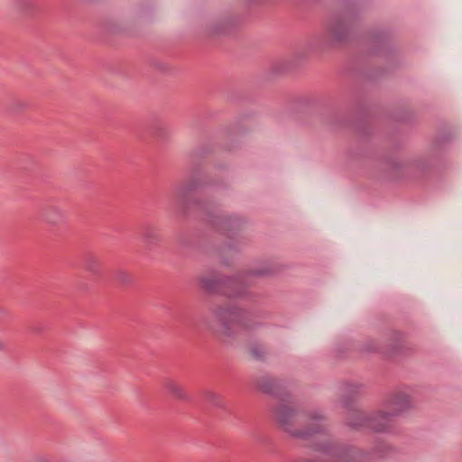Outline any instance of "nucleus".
<instances>
[{
    "label": "nucleus",
    "mask_w": 462,
    "mask_h": 462,
    "mask_svg": "<svg viewBox=\"0 0 462 462\" xmlns=\"http://www.w3.org/2000/svg\"><path fill=\"white\" fill-rule=\"evenodd\" d=\"M265 271L250 269L231 276L212 270L201 273L199 277V283L206 288L225 287V286H250L251 278L265 274Z\"/></svg>",
    "instance_id": "obj_1"
},
{
    "label": "nucleus",
    "mask_w": 462,
    "mask_h": 462,
    "mask_svg": "<svg viewBox=\"0 0 462 462\" xmlns=\"http://www.w3.org/2000/svg\"><path fill=\"white\" fill-rule=\"evenodd\" d=\"M214 312L219 322L216 331L222 337H229L247 328L245 313L241 310L217 307Z\"/></svg>",
    "instance_id": "obj_2"
},
{
    "label": "nucleus",
    "mask_w": 462,
    "mask_h": 462,
    "mask_svg": "<svg viewBox=\"0 0 462 462\" xmlns=\"http://www.w3.org/2000/svg\"><path fill=\"white\" fill-rule=\"evenodd\" d=\"M358 416L361 422L353 424V427H367L378 432L387 431L393 422V415L384 412H380L372 418H366L359 414Z\"/></svg>",
    "instance_id": "obj_3"
},
{
    "label": "nucleus",
    "mask_w": 462,
    "mask_h": 462,
    "mask_svg": "<svg viewBox=\"0 0 462 462\" xmlns=\"http://www.w3.org/2000/svg\"><path fill=\"white\" fill-rule=\"evenodd\" d=\"M351 24L346 18L337 20L330 27L329 33L333 40L342 41L350 32Z\"/></svg>",
    "instance_id": "obj_4"
},
{
    "label": "nucleus",
    "mask_w": 462,
    "mask_h": 462,
    "mask_svg": "<svg viewBox=\"0 0 462 462\" xmlns=\"http://www.w3.org/2000/svg\"><path fill=\"white\" fill-rule=\"evenodd\" d=\"M162 385L165 392L171 397L181 401H186L189 399V394L186 393L181 384H180L177 381L167 378L163 381Z\"/></svg>",
    "instance_id": "obj_5"
},
{
    "label": "nucleus",
    "mask_w": 462,
    "mask_h": 462,
    "mask_svg": "<svg viewBox=\"0 0 462 462\" xmlns=\"http://www.w3.org/2000/svg\"><path fill=\"white\" fill-rule=\"evenodd\" d=\"M114 282L116 286L134 287L137 286V278L134 273L126 270H118L114 274Z\"/></svg>",
    "instance_id": "obj_6"
},
{
    "label": "nucleus",
    "mask_w": 462,
    "mask_h": 462,
    "mask_svg": "<svg viewBox=\"0 0 462 462\" xmlns=\"http://www.w3.org/2000/svg\"><path fill=\"white\" fill-rule=\"evenodd\" d=\"M293 415L294 411L286 406H281L276 410L277 420L285 430H289L288 426Z\"/></svg>",
    "instance_id": "obj_7"
},
{
    "label": "nucleus",
    "mask_w": 462,
    "mask_h": 462,
    "mask_svg": "<svg viewBox=\"0 0 462 462\" xmlns=\"http://www.w3.org/2000/svg\"><path fill=\"white\" fill-rule=\"evenodd\" d=\"M408 397L406 395L396 396L393 401L392 404L394 406L396 411H402L407 407Z\"/></svg>",
    "instance_id": "obj_8"
},
{
    "label": "nucleus",
    "mask_w": 462,
    "mask_h": 462,
    "mask_svg": "<svg viewBox=\"0 0 462 462\" xmlns=\"http://www.w3.org/2000/svg\"><path fill=\"white\" fill-rule=\"evenodd\" d=\"M250 352H251V355L256 359L262 358L263 356V353H264L263 347L260 346H252L250 349Z\"/></svg>",
    "instance_id": "obj_9"
},
{
    "label": "nucleus",
    "mask_w": 462,
    "mask_h": 462,
    "mask_svg": "<svg viewBox=\"0 0 462 462\" xmlns=\"http://www.w3.org/2000/svg\"><path fill=\"white\" fill-rule=\"evenodd\" d=\"M56 213L57 215H60V209L56 207L50 208L46 213H45V218L50 223H55L56 220L51 217V213Z\"/></svg>",
    "instance_id": "obj_10"
},
{
    "label": "nucleus",
    "mask_w": 462,
    "mask_h": 462,
    "mask_svg": "<svg viewBox=\"0 0 462 462\" xmlns=\"http://www.w3.org/2000/svg\"><path fill=\"white\" fill-rule=\"evenodd\" d=\"M226 220L228 221V223L226 225V229H229L233 226H238L240 225V219H238L237 217H226Z\"/></svg>",
    "instance_id": "obj_11"
},
{
    "label": "nucleus",
    "mask_w": 462,
    "mask_h": 462,
    "mask_svg": "<svg viewBox=\"0 0 462 462\" xmlns=\"http://www.w3.org/2000/svg\"><path fill=\"white\" fill-rule=\"evenodd\" d=\"M144 238L148 241V242H151L152 240L155 239L156 238V235L151 231V230H148L146 231V233L144 234Z\"/></svg>",
    "instance_id": "obj_12"
},
{
    "label": "nucleus",
    "mask_w": 462,
    "mask_h": 462,
    "mask_svg": "<svg viewBox=\"0 0 462 462\" xmlns=\"http://www.w3.org/2000/svg\"><path fill=\"white\" fill-rule=\"evenodd\" d=\"M319 430H313L312 432H310V431H306V432H297V433H294L296 436H299V437H302V438H306V437H309L310 435H312L313 433H316V432H319Z\"/></svg>",
    "instance_id": "obj_13"
},
{
    "label": "nucleus",
    "mask_w": 462,
    "mask_h": 462,
    "mask_svg": "<svg viewBox=\"0 0 462 462\" xmlns=\"http://www.w3.org/2000/svg\"><path fill=\"white\" fill-rule=\"evenodd\" d=\"M213 396H214V394H213V393H208V398H211V397H213Z\"/></svg>",
    "instance_id": "obj_14"
},
{
    "label": "nucleus",
    "mask_w": 462,
    "mask_h": 462,
    "mask_svg": "<svg viewBox=\"0 0 462 462\" xmlns=\"http://www.w3.org/2000/svg\"><path fill=\"white\" fill-rule=\"evenodd\" d=\"M3 346H4V345H3V343H2V342H0V347H2Z\"/></svg>",
    "instance_id": "obj_15"
}]
</instances>
